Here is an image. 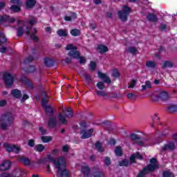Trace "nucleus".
<instances>
[{
    "label": "nucleus",
    "instance_id": "0eeeda50",
    "mask_svg": "<svg viewBox=\"0 0 177 177\" xmlns=\"http://www.w3.org/2000/svg\"><path fill=\"white\" fill-rule=\"evenodd\" d=\"M3 147H4L6 151H8L9 153L12 151L13 153H16V154H17V153L20 152V147L10 145L8 142H4L3 144Z\"/></svg>",
    "mask_w": 177,
    "mask_h": 177
},
{
    "label": "nucleus",
    "instance_id": "b1692460",
    "mask_svg": "<svg viewBox=\"0 0 177 177\" xmlns=\"http://www.w3.org/2000/svg\"><path fill=\"white\" fill-rule=\"evenodd\" d=\"M44 110L48 115H53L54 110L50 106H47L44 107Z\"/></svg>",
    "mask_w": 177,
    "mask_h": 177
},
{
    "label": "nucleus",
    "instance_id": "dca6fc26",
    "mask_svg": "<svg viewBox=\"0 0 177 177\" xmlns=\"http://www.w3.org/2000/svg\"><path fill=\"white\" fill-rule=\"evenodd\" d=\"M110 132H112L113 133H127V132H128L125 129L122 128V127H120V128H112L111 130L110 131Z\"/></svg>",
    "mask_w": 177,
    "mask_h": 177
},
{
    "label": "nucleus",
    "instance_id": "423d86ee",
    "mask_svg": "<svg viewBox=\"0 0 177 177\" xmlns=\"http://www.w3.org/2000/svg\"><path fill=\"white\" fill-rule=\"evenodd\" d=\"M131 13V8L127 6H123V10L118 12V16L122 21H127L128 20V16Z\"/></svg>",
    "mask_w": 177,
    "mask_h": 177
},
{
    "label": "nucleus",
    "instance_id": "bb28decb",
    "mask_svg": "<svg viewBox=\"0 0 177 177\" xmlns=\"http://www.w3.org/2000/svg\"><path fill=\"white\" fill-rule=\"evenodd\" d=\"M97 49L100 50V53H105V52L109 51V48L104 45H99Z\"/></svg>",
    "mask_w": 177,
    "mask_h": 177
},
{
    "label": "nucleus",
    "instance_id": "a211bd4d",
    "mask_svg": "<svg viewBox=\"0 0 177 177\" xmlns=\"http://www.w3.org/2000/svg\"><path fill=\"white\" fill-rule=\"evenodd\" d=\"M11 95L14 97H16V99H20V97H21V91H20L19 89H13L11 91Z\"/></svg>",
    "mask_w": 177,
    "mask_h": 177
},
{
    "label": "nucleus",
    "instance_id": "bf43d9fd",
    "mask_svg": "<svg viewBox=\"0 0 177 177\" xmlns=\"http://www.w3.org/2000/svg\"><path fill=\"white\" fill-rule=\"evenodd\" d=\"M136 85V80H133L130 84V86L129 88H135V86Z\"/></svg>",
    "mask_w": 177,
    "mask_h": 177
},
{
    "label": "nucleus",
    "instance_id": "f8f14e48",
    "mask_svg": "<svg viewBox=\"0 0 177 177\" xmlns=\"http://www.w3.org/2000/svg\"><path fill=\"white\" fill-rule=\"evenodd\" d=\"M1 23H3V21H8V23H15L16 19L8 15H3L0 17Z\"/></svg>",
    "mask_w": 177,
    "mask_h": 177
},
{
    "label": "nucleus",
    "instance_id": "774afa93",
    "mask_svg": "<svg viewBox=\"0 0 177 177\" xmlns=\"http://www.w3.org/2000/svg\"><path fill=\"white\" fill-rule=\"evenodd\" d=\"M131 139H132V140H138V139H139V138L138 137V135L132 134Z\"/></svg>",
    "mask_w": 177,
    "mask_h": 177
},
{
    "label": "nucleus",
    "instance_id": "72a5a7b5",
    "mask_svg": "<svg viewBox=\"0 0 177 177\" xmlns=\"http://www.w3.org/2000/svg\"><path fill=\"white\" fill-rule=\"evenodd\" d=\"M24 34V26H19L17 29V37H20Z\"/></svg>",
    "mask_w": 177,
    "mask_h": 177
},
{
    "label": "nucleus",
    "instance_id": "e433bc0d",
    "mask_svg": "<svg viewBox=\"0 0 177 177\" xmlns=\"http://www.w3.org/2000/svg\"><path fill=\"white\" fill-rule=\"evenodd\" d=\"M71 34L73 37H78L81 34V31L78 29H73L71 30Z\"/></svg>",
    "mask_w": 177,
    "mask_h": 177
},
{
    "label": "nucleus",
    "instance_id": "473e14b6",
    "mask_svg": "<svg viewBox=\"0 0 177 177\" xmlns=\"http://www.w3.org/2000/svg\"><path fill=\"white\" fill-rule=\"evenodd\" d=\"M168 113H176L177 111V105H172L167 108Z\"/></svg>",
    "mask_w": 177,
    "mask_h": 177
},
{
    "label": "nucleus",
    "instance_id": "338daca9",
    "mask_svg": "<svg viewBox=\"0 0 177 177\" xmlns=\"http://www.w3.org/2000/svg\"><path fill=\"white\" fill-rule=\"evenodd\" d=\"M6 105V101L5 100H2L0 101V106L3 107V106Z\"/></svg>",
    "mask_w": 177,
    "mask_h": 177
},
{
    "label": "nucleus",
    "instance_id": "864d4df0",
    "mask_svg": "<svg viewBox=\"0 0 177 177\" xmlns=\"http://www.w3.org/2000/svg\"><path fill=\"white\" fill-rule=\"evenodd\" d=\"M91 133H83L81 136V139H88V138H91Z\"/></svg>",
    "mask_w": 177,
    "mask_h": 177
},
{
    "label": "nucleus",
    "instance_id": "79ce46f5",
    "mask_svg": "<svg viewBox=\"0 0 177 177\" xmlns=\"http://www.w3.org/2000/svg\"><path fill=\"white\" fill-rule=\"evenodd\" d=\"M97 88H98V89H100L101 91H103V89L106 88V86H104V83L103 82H99L97 84Z\"/></svg>",
    "mask_w": 177,
    "mask_h": 177
},
{
    "label": "nucleus",
    "instance_id": "6ab92c4d",
    "mask_svg": "<svg viewBox=\"0 0 177 177\" xmlns=\"http://www.w3.org/2000/svg\"><path fill=\"white\" fill-rule=\"evenodd\" d=\"M62 113L65 114V117L66 118H71L73 115H74V113H73V110L71 108H68L66 111L63 110Z\"/></svg>",
    "mask_w": 177,
    "mask_h": 177
},
{
    "label": "nucleus",
    "instance_id": "5701e85b",
    "mask_svg": "<svg viewBox=\"0 0 177 177\" xmlns=\"http://www.w3.org/2000/svg\"><path fill=\"white\" fill-rule=\"evenodd\" d=\"M36 3L37 1L35 0H27L26 3V8H28V9L34 8Z\"/></svg>",
    "mask_w": 177,
    "mask_h": 177
},
{
    "label": "nucleus",
    "instance_id": "680f3d73",
    "mask_svg": "<svg viewBox=\"0 0 177 177\" xmlns=\"http://www.w3.org/2000/svg\"><path fill=\"white\" fill-rule=\"evenodd\" d=\"M0 52L1 53H5L6 52V47L0 44Z\"/></svg>",
    "mask_w": 177,
    "mask_h": 177
},
{
    "label": "nucleus",
    "instance_id": "9b49d317",
    "mask_svg": "<svg viewBox=\"0 0 177 177\" xmlns=\"http://www.w3.org/2000/svg\"><path fill=\"white\" fill-rule=\"evenodd\" d=\"M158 99L160 100H162L165 102L167 99H169V96L168 95V93L167 91H159L157 95Z\"/></svg>",
    "mask_w": 177,
    "mask_h": 177
},
{
    "label": "nucleus",
    "instance_id": "c9c22d12",
    "mask_svg": "<svg viewBox=\"0 0 177 177\" xmlns=\"http://www.w3.org/2000/svg\"><path fill=\"white\" fill-rule=\"evenodd\" d=\"M35 150L36 151H39V152L44 151L45 150V147L44 145L39 144L35 147Z\"/></svg>",
    "mask_w": 177,
    "mask_h": 177
},
{
    "label": "nucleus",
    "instance_id": "aec40b11",
    "mask_svg": "<svg viewBox=\"0 0 177 177\" xmlns=\"http://www.w3.org/2000/svg\"><path fill=\"white\" fill-rule=\"evenodd\" d=\"M136 158L138 160H142L143 158L139 153H134L130 157L131 162H135V160H136Z\"/></svg>",
    "mask_w": 177,
    "mask_h": 177
},
{
    "label": "nucleus",
    "instance_id": "603ef678",
    "mask_svg": "<svg viewBox=\"0 0 177 177\" xmlns=\"http://www.w3.org/2000/svg\"><path fill=\"white\" fill-rule=\"evenodd\" d=\"M166 149H169V150H174L175 149V145L174 143H170L166 145Z\"/></svg>",
    "mask_w": 177,
    "mask_h": 177
},
{
    "label": "nucleus",
    "instance_id": "58836bf2",
    "mask_svg": "<svg viewBox=\"0 0 177 177\" xmlns=\"http://www.w3.org/2000/svg\"><path fill=\"white\" fill-rule=\"evenodd\" d=\"M127 51L131 55H135V53H138V49L136 47H129Z\"/></svg>",
    "mask_w": 177,
    "mask_h": 177
},
{
    "label": "nucleus",
    "instance_id": "2eb2a0df",
    "mask_svg": "<svg viewBox=\"0 0 177 177\" xmlns=\"http://www.w3.org/2000/svg\"><path fill=\"white\" fill-rule=\"evenodd\" d=\"M1 177H21V171L18 170L16 173L13 174V176L8 173H3L1 174Z\"/></svg>",
    "mask_w": 177,
    "mask_h": 177
},
{
    "label": "nucleus",
    "instance_id": "393cba45",
    "mask_svg": "<svg viewBox=\"0 0 177 177\" xmlns=\"http://www.w3.org/2000/svg\"><path fill=\"white\" fill-rule=\"evenodd\" d=\"M174 64L171 61H165L162 65V68H172Z\"/></svg>",
    "mask_w": 177,
    "mask_h": 177
},
{
    "label": "nucleus",
    "instance_id": "8fccbe9b",
    "mask_svg": "<svg viewBox=\"0 0 177 177\" xmlns=\"http://www.w3.org/2000/svg\"><path fill=\"white\" fill-rule=\"evenodd\" d=\"M11 10H13V12H20V7L17 6H12L10 7Z\"/></svg>",
    "mask_w": 177,
    "mask_h": 177
},
{
    "label": "nucleus",
    "instance_id": "f03ea898",
    "mask_svg": "<svg viewBox=\"0 0 177 177\" xmlns=\"http://www.w3.org/2000/svg\"><path fill=\"white\" fill-rule=\"evenodd\" d=\"M15 122V115L12 113L7 112L1 115L0 119L1 129L5 131L8 129Z\"/></svg>",
    "mask_w": 177,
    "mask_h": 177
},
{
    "label": "nucleus",
    "instance_id": "4c0bfd02",
    "mask_svg": "<svg viewBox=\"0 0 177 177\" xmlns=\"http://www.w3.org/2000/svg\"><path fill=\"white\" fill-rule=\"evenodd\" d=\"M19 160L21 161V162H22V164H24V165H30V159L27 158L22 157L19 159Z\"/></svg>",
    "mask_w": 177,
    "mask_h": 177
},
{
    "label": "nucleus",
    "instance_id": "39448f33",
    "mask_svg": "<svg viewBox=\"0 0 177 177\" xmlns=\"http://www.w3.org/2000/svg\"><path fill=\"white\" fill-rule=\"evenodd\" d=\"M79 124L80 125V127L75 125L73 126V129L77 132L80 131L79 132L80 133H93V132H95V129L93 128L86 130V128H88V124L84 120L80 122Z\"/></svg>",
    "mask_w": 177,
    "mask_h": 177
},
{
    "label": "nucleus",
    "instance_id": "a18cd8bd",
    "mask_svg": "<svg viewBox=\"0 0 177 177\" xmlns=\"http://www.w3.org/2000/svg\"><path fill=\"white\" fill-rule=\"evenodd\" d=\"M46 104H48V97H45L44 98L41 99V106L44 107H44L48 106Z\"/></svg>",
    "mask_w": 177,
    "mask_h": 177
},
{
    "label": "nucleus",
    "instance_id": "f3484780",
    "mask_svg": "<svg viewBox=\"0 0 177 177\" xmlns=\"http://www.w3.org/2000/svg\"><path fill=\"white\" fill-rule=\"evenodd\" d=\"M56 125H59V122H57V120L55 118H50L48 121V127L50 128H54V127H56Z\"/></svg>",
    "mask_w": 177,
    "mask_h": 177
},
{
    "label": "nucleus",
    "instance_id": "1a4fd4ad",
    "mask_svg": "<svg viewBox=\"0 0 177 177\" xmlns=\"http://www.w3.org/2000/svg\"><path fill=\"white\" fill-rule=\"evenodd\" d=\"M169 127L162 125V123L158 124V127L155 129L156 133H169Z\"/></svg>",
    "mask_w": 177,
    "mask_h": 177
},
{
    "label": "nucleus",
    "instance_id": "37998d69",
    "mask_svg": "<svg viewBox=\"0 0 177 177\" xmlns=\"http://www.w3.org/2000/svg\"><path fill=\"white\" fill-rule=\"evenodd\" d=\"M120 167H128L129 165V162L127 160H123L119 162Z\"/></svg>",
    "mask_w": 177,
    "mask_h": 177
},
{
    "label": "nucleus",
    "instance_id": "a19ab883",
    "mask_svg": "<svg viewBox=\"0 0 177 177\" xmlns=\"http://www.w3.org/2000/svg\"><path fill=\"white\" fill-rule=\"evenodd\" d=\"M115 153L116 156H122V150L121 149V147H116L115 149Z\"/></svg>",
    "mask_w": 177,
    "mask_h": 177
},
{
    "label": "nucleus",
    "instance_id": "412c9836",
    "mask_svg": "<svg viewBox=\"0 0 177 177\" xmlns=\"http://www.w3.org/2000/svg\"><path fill=\"white\" fill-rule=\"evenodd\" d=\"M57 34L59 37H67L68 32L66 29H59L57 31Z\"/></svg>",
    "mask_w": 177,
    "mask_h": 177
},
{
    "label": "nucleus",
    "instance_id": "e2e57ef3",
    "mask_svg": "<svg viewBox=\"0 0 177 177\" xmlns=\"http://www.w3.org/2000/svg\"><path fill=\"white\" fill-rule=\"evenodd\" d=\"M35 18H32L29 20V24L31 26V27L35 24Z\"/></svg>",
    "mask_w": 177,
    "mask_h": 177
},
{
    "label": "nucleus",
    "instance_id": "0e129e2a",
    "mask_svg": "<svg viewBox=\"0 0 177 177\" xmlns=\"http://www.w3.org/2000/svg\"><path fill=\"white\" fill-rule=\"evenodd\" d=\"M96 27H97L96 23L90 24V28H91V30H96Z\"/></svg>",
    "mask_w": 177,
    "mask_h": 177
},
{
    "label": "nucleus",
    "instance_id": "4d7b16f0",
    "mask_svg": "<svg viewBox=\"0 0 177 177\" xmlns=\"http://www.w3.org/2000/svg\"><path fill=\"white\" fill-rule=\"evenodd\" d=\"M35 71V66H30L28 70L26 71V73H34Z\"/></svg>",
    "mask_w": 177,
    "mask_h": 177
},
{
    "label": "nucleus",
    "instance_id": "7ed1b4c3",
    "mask_svg": "<svg viewBox=\"0 0 177 177\" xmlns=\"http://www.w3.org/2000/svg\"><path fill=\"white\" fill-rule=\"evenodd\" d=\"M66 50H70L68 53V56L71 57H73V59H80V64H85V63H86V59H85V57H80L81 55L80 54V52L77 50V46H74L73 44H68L66 46Z\"/></svg>",
    "mask_w": 177,
    "mask_h": 177
},
{
    "label": "nucleus",
    "instance_id": "69168bd1",
    "mask_svg": "<svg viewBox=\"0 0 177 177\" xmlns=\"http://www.w3.org/2000/svg\"><path fill=\"white\" fill-rule=\"evenodd\" d=\"M93 177H104V176L101 174L100 172H96L93 175Z\"/></svg>",
    "mask_w": 177,
    "mask_h": 177
},
{
    "label": "nucleus",
    "instance_id": "3c124183",
    "mask_svg": "<svg viewBox=\"0 0 177 177\" xmlns=\"http://www.w3.org/2000/svg\"><path fill=\"white\" fill-rule=\"evenodd\" d=\"M90 67L92 71H95L96 70V63L95 62H91Z\"/></svg>",
    "mask_w": 177,
    "mask_h": 177
},
{
    "label": "nucleus",
    "instance_id": "a878e982",
    "mask_svg": "<svg viewBox=\"0 0 177 177\" xmlns=\"http://www.w3.org/2000/svg\"><path fill=\"white\" fill-rule=\"evenodd\" d=\"M156 66L157 64L153 61H147L146 62V66L148 67V68H156Z\"/></svg>",
    "mask_w": 177,
    "mask_h": 177
},
{
    "label": "nucleus",
    "instance_id": "09e8293b",
    "mask_svg": "<svg viewBox=\"0 0 177 177\" xmlns=\"http://www.w3.org/2000/svg\"><path fill=\"white\" fill-rule=\"evenodd\" d=\"M32 60H34V57H32V56H29L24 61V64H28V63H31Z\"/></svg>",
    "mask_w": 177,
    "mask_h": 177
},
{
    "label": "nucleus",
    "instance_id": "052dcab7",
    "mask_svg": "<svg viewBox=\"0 0 177 177\" xmlns=\"http://www.w3.org/2000/svg\"><path fill=\"white\" fill-rule=\"evenodd\" d=\"M59 153H60V151H59L58 149H54L52 151V155L53 156H59Z\"/></svg>",
    "mask_w": 177,
    "mask_h": 177
},
{
    "label": "nucleus",
    "instance_id": "4468645a",
    "mask_svg": "<svg viewBox=\"0 0 177 177\" xmlns=\"http://www.w3.org/2000/svg\"><path fill=\"white\" fill-rule=\"evenodd\" d=\"M10 161L9 160H4L1 165H0V171H8L9 168H10Z\"/></svg>",
    "mask_w": 177,
    "mask_h": 177
},
{
    "label": "nucleus",
    "instance_id": "2f4dec72",
    "mask_svg": "<svg viewBox=\"0 0 177 177\" xmlns=\"http://www.w3.org/2000/svg\"><path fill=\"white\" fill-rule=\"evenodd\" d=\"M25 85L26 88H28V89H33L34 88V85L31 82H30V80L26 79L25 80Z\"/></svg>",
    "mask_w": 177,
    "mask_h": 177
},
{
    "label": "nucleus",
    "instance_id": "cd10ccee",
    "mask_svg": "<svg viewBox=\"0 0 177 177\" xmlns=\"http://www.w3.org/2000/svg\"><path fill=\"white\" fill-rule=\"evenodd\" d=\"M147 20H149V21H153V22H156L158 20L157 16H156V15H153V14L148 15L147 16Z\"/></svg>",
    "mask_w": 177,
    "mask_h": 177
},
{
    "label": "nucleus",
    "instance_id": "ea45409f",
    "mask_svg": "<svg viewBox=\"0 0 177 177\" xmlns=\"http://www.w3.org/2000/svg\"><path fill=\"white\" fill-rule=\"evenodd\" d=\"M95 149L97 150V151H103L104 150V149L102 146V143L100 142H96Z\"/></svg>",
    "mask_w": 177,
    "mask_h": 177
},
{
    "label": "nucleus",
    "instance_id": "6e6d98bb",
    "mask_svg": "<svg viewBox=\"0 0 177 177\" xmlns=\"http://www.w3.org/2000/svg\"><path fill=\"white\" fill-rule=\"evenodd\" d=\"M120 72H118V71H117L116 69L113 70V73H112V76L113 77H120Z\"/></svg>",
    "mask_w": 177,
    "mask_h": 177
},
{
    "label": "nucleus",
    "instance_id": "20e7f679",
    "mask_svg": "<svg viewBox=\"0 0 177 177\" xmlns=\"http://www.w3.org/2000/svg\"><path fill=\"white\" fill-rule=\"evenodd\" d=\"M158 168V164H157V160L156 158H152L150 160V164L145 167L142 171L140 172V174L137 176V177H142L146 175V174H149V172H151V171H154Z\"/></svg>",
    "mask_w": 177,
    "mask_h": 177
},
{
    "label": "nucleus",
    "instance_id": "7c9ffc66",
    "mask_svg": "<svg viewBox=\"0 0 177 177\" xmlns=\"http://www.w3.org/2000/svg\"><path fill=\"white\" fill-rule=\"evenodd\" d=\"M44 64L47 67H52L53 66V61L50 58H45Z\"/></svg>",
    "mask_w": 177,
    "mask_h": 177
},
{
    "label": "nucleus",
    "instance_id": "5fc2aeb1",
    "mask_svg": "<svg viewBox=\"0 0 177 177\" xmlns=\"http://www.w3.org/2000/svg\"><path fill=\"white\" fill-rule=\"evenodd\" d=\"M163 176L164 177H171L174 176V174L171 173L170 171H165L163 172Z\"/></svg>",
    "mask_w": 177,
    "mask_h": 177
},
{
    "label": "nucleus",
    "instance_id": "c03bdc74",
    "mask_svg": "<svg viewBox=\"0 0 177 177\" xmlns=\"http://www.w3.org/2000/svg\"><path fill=\"white\" fill-rule=\"evenodd\" d=\"M82 172L84 175H88L89 174V167L88 166H84L82 169Z\"/></svg>",
    "mask_w": 177,
    "mask_h": 177
},
{
    "label": "nucleus",
    "instance_id": "6e6552de",
    "mask_svg": "<svg viewBox=\"0 0 177 177\" xmlns=\"http://www.w3.org/2000/svg\"><path fill=\"white\" fill-rule=\"evenodd\" d=\"M3 78L5 82L6 88H10L12 85H13L15 78L13 77V75H12V74L9 73H5Z\"/></svg>",
    "mask_w": 177,
    "mask_h": 177
},
{
    "label": "nucleus",
    "instance_id": "13d9d810",
    "mask_svg": "<svg viewBox=\"0 0 177 177\" xmlns=\"http://www.w3.org/2000/svg\"><path fill=\"white\" fill-rule=\"evenodd\" d=\"M28 146H30V147H34V146H35V142L34 141V140H30L28 141Z\"/></svg>",
    "mask_w": 177,
    "mask_h": 177
},
{
    "label": "nucleus",
    "instance_id": "9d476101",
    "mask_svg": "<svg viewBox=\"0 0 177 177\" xmlns=\"http://www.w3.org/2000/svg\"><path fill=\"white\" fill-rule=\"evenodd\" d=\"M151 122L149 124V127L152 129H154V127H156V124L158 123V121H160V117L158 116V113H155L151 116Z\"/></svg>",
    "mask_w": 177,
    "mask_h": 177
},
{
    "label": "nucleus",
    "instance_id": "f257e3e1",
    "mask_svg": "<svg viewBox=\"0 0 177 177\" xmlns=\"http://www.w3.org/2000/svg\"><path fill=\"white\" fill-rule=\"evenodd\" d=\"M47 158L48 161L54 162L55 165L58 169L57 176L58 177H69L70 173L64 167L66 166V158L61 156L57 160L50 155H48Z\"/></svg>",
    "mask_w": 177,
    "mask_h": 177
},
{
    "label": "nucleus",
    "instance_id": "ddd939ff",
    "mask_svg": "<svg viewBox=\"0 0 177 177\" xmlns=\"http://www.w3.org/2000/svg\"><path fill=\"white\" fill-rule=\"evenodd\" d=\"M98 77L100 80H102L104 82H106V84H111V80H110V77L107 76L106 73L98 72Z\"/></svg>",
    "mask_w": 177,
    "mask_h": 177
},
{
    "label": "nucleus",
    "instance_id": "c756f323",
    "mask_svg": "<svg viewBox=\"0 0 177 177\" xmlns=\"http://www.w3.org/2000/svg\"><path fill=\"white\" fill-rule=\"evenodd\" d=\"M95 92L98 96H102V97H109V93H106V91L96 90Z\"/></svg>",
    "mask_w": 177,
    "mask_h": 177
},
{
    "label": "nucleus",
    "instance_id": "4be33fe9",
    "mask_svg": "<svg viewBox=\"0 0 177 177\" xmlns=\"http://www.w3.org/2000/svg\"><path fill=\"white\" fill-rule=\"evenodd\" d=\"M58 120L60 124H67V120L66 119V117L63 115V113H59L58 114Z\"/></svg>",
    "mask_w": 177,
    "mask_h": 177
},
{
    "label": "nucleus",
    "instance_id": "de8ad7c7",
    "mask_svg": "<svg viewBox=\"0 0 177 177\" xmlns=\"http://www.w3.org/2000/svg\"><path fill=\"white\" fill-rule=\"evenodd\" d=\"M41 140L44 143H48V142H50V140H52V137L43 136L41 137Z\"/></svg>",
    "mask_w": 177,
    "mask_h": 177
},
{
    "label": "nucleus",
    "instance_id": "49530a36",
    "mask_svg": "<svg viewBox=\"0 0 177 177\" xmlns=\"http://www.w3.org/2000/svg\"><path fill=\"white\" fill-rule=\"evenodd\" d=\"M6 41L7 39H6V37H5V34L0 32V42L1 44H5Z\"/></svg>",
    "mask_w": 177,
    "mask_h": 177
},
{
    "label": "nucleus",
    "instance_id": "f704fd0d",
    "mask_svg": "<svg viewBox=\"0 0 177 177\" xmlns=\"http://www.w3.org/2000/svg\"><path fill=\"white\" fill-rule=\"evenodd\" d=\"M142 91H146V89H150L151 88V83L150 82V81H146L145 82V85H142Z\"/></svg>",
    "mask_w": 177,
    "mask_h": 177
},
{
    "label": "nucleus",
    "instance_id": "c85d7f7f",
    "mask_svg": "<svg viewBox=\"0 0 177 177\" xmlns=\"http://www.w3.org/2000/svg\"><path fill=\"white\" fill-rule=\"evenodd\" d=\"M38 32V30L37 29L34 28L32 30V34L30 35V38L32 39V41H35V42H38V37L35 35Z\"/></svg>",
    "mask_w": 177,
    "mask_h": 177
}]
</instances>
